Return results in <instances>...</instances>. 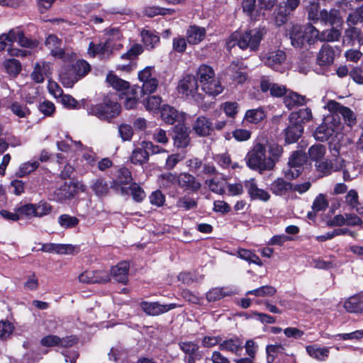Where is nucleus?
<instances>
[{
  "mask_svg": "<svg viewBox=\"0 0 363 363\" xmlns=\"http://www.w3.org/2000/svg\"><path fill=\"white\" fill-rule=\"evenodd\" d=\"M196 79L199 81L201 90L209 96H217L223 90V86L219 79L216 77L213 69L206 65H201L196 71Z\"/></svg>",
  "mask_w": 363,
  "mask_h": 363,
  "instance_id": "f257e3e1",
  "label": "nucleus"
},
{
  "mask_svg": "<svg viewBox=\"0 0 363 363\" xmlns=\"http://www.w3.org/2000/svg\"><path fill=\"white\" fill-rule=\"evenodd\" d=\"M266 147L259 142L255 143L247 153L245 160L247 166L259 172L269 171Z\"/></svg>",
  "mask_w": 363,
  "mask_h": 363,
  "instance_id": "f03ea898",
  "label": "nucleus"
},
{
  "mask_svg": "<svg viewBox=\"0 0 363 363\" xmlns=\"http://www.w3.org/2000/svg\"><path fill=\"white\" fill-rule=\"evenodd\" d=\"M289 34L291 44L295 48H301L306 42L311 43L315 39L320 40V36L319 31L311 24L304 27L293 26Z\"/></svg>",
  "mask_w": 363,
  "mask_h": 363,
  "instance_id": "7ed1b4c3",
  "label": "nucleus"
},
{
  "mask_svg": "<svg viewBox=\"0 0 363 363\" xmlns=\"http://www.w3.org/2000/svg\"><path fill=\"white\" fill-rule=\"evenodd\" d=\"M266 31L264 28H255L243 33H234L233 40L236 41L240 48L245 50L250 48L256 50Z\"/></svg>",
  "mask_w": 363,
  "mask_h": 363,
  "instance_id": "20e7f679",
  "label": "nucleus"
},
{
  "mask_svg": "<svg viewBox=\"0 0 363 363\" xmlns=\"http://www.w3.org/2000/svg\"><path fill=\"white\" fill-rule=\"evenodd\" d=\"M88 113L100 119L110 120L118 116L121 113V106L116 101L106 100L104 104L91 106Z\"/></svg>",
  "mask_w": 363,
  "mask_h": 363,
  "instance_id": "39448f33",
  "label": "nucleus"
},
{
  "mask_svg": "<svg viewBox=\"0 0 363 363\" xmlns=\"http://www.w3.org/2000/svg\"><path fill=\"white\" fill-rule=\"evenodd\" d=\"M178 91L182 95L196 101L199 102L203 99L202 94L198 92V82L194 75L188 74L183 77L179 82Z\"/></svg>",
  "mask_w": 363,
  "mask_h": 363,
  "instance_id": "423d86ee",
  "label": "nucleus"
},
{
  "mask_svg": "<svg viewBox=\"0 0 363 363\" xmlns=\"http://www.w3.org/2000/svg\"><path fill=\"white\" fill-rule=\"evenodd\" d=\"M45 45L53 57L62 59L64 62H71L75 58L74 53L65 52L62 48V40L55 35H49L45 39Z\"/></svg>",
  "mask_w": 363,
  "mask_h": 363,
  "instance_id": "0eeeda50",
  "label": "nucleus"
},
{
  "mask_svg": "<svg viewBox=\"0 0 363 363\" xmlns=\"http://www.w3.org/2000/svg\"><path fill=\"white\" fill-rule=\"evenodd\" d=\"M85 190V185L79 182H65L55 191V199L58 201H62L73 197L78 192H83Z\"/></svg>",
  "mask_w": 363,
  "mask_h": 363,
  "instance_id": "6e6552de",
  "label": "nucleus"
},
{
  "mask_svg": "<svg viewBox=\"0 0 363 363\" xmlns=\"http://www.w3.org/2000/svg\"><path fill=\"white\" fill-rule=\"evenodd\" d=\"M52 206L50 203L40 201L36 204L28 203L21 205L19 211L25 215V218H30L32 217L40 218L50 213Z\"/></svg>",
  "mask_w": 363,
  "mask_h": 363,
  "instance_id": "1a4fd4ad",
  "label": "nucleus"
},
{
  "mask_svg": "<svg viewBox=\"0 0 363 363\" xmlns=\"http://www.w3.org/2000/svg\"><path fill=\"white\" fill-rule=\"evenodd\" d=\"M133 181L130 172L127 168H121L116 178L113 180L111 187L121 195H128V190L125 187Z\"/></svg>",
  "mask_w": 363,
  "mask_h": 363,
  "instance_id": "9d476101",
  "label": "nucleus"
},
{
  "mask_svg": "<svg viewBox=\"0 0 363 363\" xmlns=\"http://www.w3.org/2000/svg\"><path fill=\"white\" fill-rule=\"evenodd\" d=\"M262 61L267 67L282 72V65L286 61V54L281 50H271L263 57Z\"/></svg>",
  "mask_w": 363,
  "mask_h": 363,
  "instance_id": "9b49d317",
  "label": "nucleus"
},
{
  "mask_svg": "<svg viewBox=\"0 0 363 363\" xmlns=\"http://www.w3.org/2000/svg\"><path fill=\"white\" fill-rule=\"evenodd\" d=\"M324 108H327L330 112L340 114L343 117L345 123L349 125H352L355 123L356 118L353 111L335 101H329Z\"/></svg>",
  "mask_w": 363,
  "mask_h": 363,
  "instance_id": "f8f14e48",
  "label": "nucleus"
},
{
  "mask_svg": "<svg viewBox=\"0 0 363 363\" xmlns=\"http://www.w3.org/2000/svg\"><path fill=\"white\" fill-rule=\"evenodd\" d=\"M79 281L84 284L105 283L110 280V275L106 271H86L78 277Z\"/></svg>",
  "mask_w": 363,
  "mask_h": 363,
  "instance_id": "ddd939ff",
  "label": "nucleus"
},
{
  "mask_svg": "<svg viewBox=\"0 0 363 363\" xmlns=\"http://www.w3.org/2000/svg\"><path fill=\"white\" fill-rule=\"evenodd\" d=\"M140 306L147 315H159L175 308L177 306L175 303L160 304L158 302L143 301Z\"/></svg>",
  "mask_w": 363,
  "mask_h": 363,
  "instance_id": "4468645a",
  "label": "nucleus"
},
{
  "mask_svg": "<svg viewBox=\"0 0 363 363\" xmlns=\"http://www.w3.org/2000/svg\"><path fill=\"white\" fill-rule=\"evenodd\" d=\"M192 128L199 136L206 137L213 131L214 125L211 118L200 116L194 122Z\"/></svg>",
  "mask_w": 363,
  "mask_h": 363,
  "instance_id": "2eb2a0df",
  "label": "nucleus"
},
{
  "mask_svg": "<svg viewBox=\"0 0 363 363\" xmlns=\"http://www.w3.org/2000/svg\"><path fill=\"white\" fill-rule=\"evenodd\" d=\"M245 186L251 199L259 200L264 202L269 200V194L267 191L259 188L255 179L252 178L246 180Z\"/></svg>",
  "mask_w": 363,
  "mask_h": 363,
  "instance_id": "dca6fc26",
  "label": "nucleus"
},
{
  "mask_svg": "<svg viewBox=\"0 0 363 363\" xmlns=\"http://www.w3.org/2000/svg\"><path fill=\"white\" fill-rule=\"evenodd\" d=\"M52 65L45 61H40L35 64L31 78L36 83H42L45 77L52 74Z\"/></svg>",
  "mask_w": 363,
  "mask_h": 363,
  "instance_id": "f3484780",
  "label": "nucleus"
},
{
  "mask_svg": "<svg viewBox=\"0 0 363 363\" xmlns=\"http://www.w3.org/2000/svg\"><path fill=\"white\" fill-rule=\"evenodd\" d=\"M245 68L242 63L233 62L228 69V74L235 84H242L248 79Z\"/></svg>",
  "mask_w": 363,
  "mask_h": 363,
  "instance_id": "a211bd4d",
  "label": "nucleus"
},
{
  "mask_svg": "<svg viewBox=\"0 0 363 363\" xmlns=\"http://www.w3.org/2000/svg\"><path fill=\"white\" fill-rule=\"evenodd\" d=\"M113 48L112 40L108 38L104 43L96 45L94 43H90L88 52L92 56L99 55L101 58H105L110 55Z\"/></svg>",
  "mask_w": 363,
  "mask_h": 363,
  "instance_id": "6ab92c4d",
  "label": "nucleus"
},
{
  "mask_svg": "<svg viewBox=\"0 0 363 363\" xmlns=\"http://www.w3.org/2000/svg\"><path fill=\"white\" fill-rule=\"evenodd\" d=\"M179 347L185 354V361L188 363H194L196 359L201 357V354L199 352V345L194 342H181Z\"/></svg>",
  "mask_w": 363,
  "mask_h": 363,
  "instance_id": "aec40b11",
  "label": "nucleus"
},
{
  "mask_svg": "<svg viewBox=\"0 0 363 363\" xmlns=\"http://www.w3.org/2000/svg\"><path fill=\"white\" fill-rule=\"evenodd\" d=\"M11 33L13 34L12 43L17 41L21 47L34 49L39 44L37 40L26 36L23 32L18 28L11 29Z\"/></svg>",
  "mask_w": 363,
  "mask_h": 363,
  "instance_id": "412c9836",
  "label": "nucleus"
},
{
  "mask_svg": "<svg viewBox=\"0 0 363 363\" xmlns=\"http://www.w3.org/2000/svg\"><path fill=\"white\" fill-rule=\"evenodd\" d=\"M343 308L351 313H363V293L350 296L343 303Z\"/></svg>",
  "mask_w": 363,
  "mask_h": 363,
  "instance_id": "4be33fe9",
  "label": "nucleus"
},
{
  "mask_svg": "<svg viewBox=\"0 0 363 363\" xmlns=\"http://www.w3.org/2000/svg\"><path fill=\"white\" fill-rule=\"evenodd\" d=\"M335 55V49L328 44H324L320 48L317 61L320 66H329L333 64Z\"/></svg>",
  "mask_w": 363,
  "mask_h": 363,
  "instance_id": "5701e85b",
  "label": "nucleus"
},
{
  "mask_svg": "<svg viewBox=\"0 0 363 363\" xmlns=\"http://www.w3.org/2000/svg\"><path fill=\"white\" fill-rule=\"evenodd\" d=\"M299 2V0H286V8L283 9L280 6L278 9L275 16L278 26H281L286 21L288 15L298 6Z\"/></svg>",
  "mask_w": 363,
  "mask_h": 363,
  "instance_id": "b1692460",
  "label": "nucleus"
},
{
  "mask_svg": "<svg viewBox=\"0 0 363 363\" xmlns=\"http://www.w3.org/2000/svg\"><path fill=\"white\" fill-rule=\"evenodd\" d=\"M178 185L182 188L192 191H197L201 188V184L196 181L193 175L188 173L178 174Z\"/></svg>",
  "mask_w": 363,
  "mask_h": 363,
  "instance_id": "393cba45",
  "label": "nucleus"
},
{
  "mask_svg": "<svg viewBox=\"0 0 363 363\" xmlns=\"http://www.w3.org/2000/svg\"><path fill=\"white\" fill-rule=\"evenodd\" d=\"M81 78L72 67H64L60 72V79L66 87H72Z\"/></svg>",
  "mask_w": 363,
  "mask_h": 363,
  "instance_id": "a878e982",
  "label": "nucleus"
},
{
  "mask_svg": "<svg viewBox=\"0 0 363 363\" xmlns=\"http://www.w3.org/2000/svg\"><path fill=\"white\" fill-rule=\"evenodd\" d=\"M129 271V264L126 262H120L111 269V274L118 282L126 284Z\"/></svg>",
  "mask_w": 363,
  "mask_h": 363,
  "instance_id": "bb28decb",
  "label": "nucleus"
},
{
  "mask_svg": "<svg viewBox=\"0 0 363 363\" xmlns=\"http://www.w3.org/2000/svg\"><path fill=\"white\" fill-rule=\"evenodd\" d=\"M262 91H269L272 96L280 97L287 93L286 88L278 84L270 82L267 79H262L260 84Z\"/></svg>",
  "mask_w": 363,
  "mask_h": 363,
  "instance_id": "cd10ccee",
  "label": "nucleus"
},
{
  "mask_svg": "<svg viewBox=\"0 0 363 363\" xmlns=\"http://www.w3.org/2000/svg\"><path fill=\"white\" fill-rule=\"evenodd\" d=\"M330 349L328 347H320L318 345H308L306 347L311 357L320 362L325 361L328 358Z\"/></svg>",
  "mask_w": 363,
  "mask_h": 363,
  "instance_id": "c85d7f7f",
  "label": "nucleus"
},
{
  "mask_svg": "<svg viewBox=\"0 0 363 363\" xmlns=\"http://www.w3.org/2000/svg\"><path fill=\"white\" fill-rule=\"evenodd\" d=\"M206 36V29L197 26H191L186 30V40L189 44L196 45L201 42Z\"/></svg>",
  "mask_w": 363,
  "mask_h": 363,
  "instance_id": "c756f323",
  "label": "nucleus"
},
{
  "mask_svg": "<svg viewBox=\"0 0 363 363\" xmlns=\"http://www.w3.org/2000/svg\"><path fill=\"white\" fill-rule=\"evenodd\" d=\"M345 203L350 209L354 210L357 214H363V203L359 202L358 193L354 189H350L345 198Z\"/></svg>",
  "mask_w": 363,
  "mask_h": 363,
  "instance_id": "7c9ffc66",
  "label": "nucleus"
},
{
  "mask_svg": "<svg viewBox=\"0 0 363 363\" xmlns=\"http://www.w3.org/2000/svg\"><path fill=\"white\" fill-rule=\"evenodd\" d=\"M106 82L114 89L121 92L122 94H124V92H127L132 87L128 82L118 78L112 72L108 73L106 76Z\"/></svg>",
  "mask_w": 363,
  "mask_h": 363,
  "instance_id": "2f4dec72",
  "label": "nucleus"
},
{
  "mask_svg": "<svg viewBox=\"0 0 363 363\" xmlns=\"http://www.w3.org/2000/svg\"><path fill=\"white\" fill-rule=\"evenodd\" d=\"M312 119V112L308 108L300 109L297 112H292L289 115V123L302 124Z\"/></svg>",
  "mask_w": 363,
  "mask_h": 363,
  "instance_id": "473e14b6",
  "label": "nucleus"
},
{
  "mask_svg": "<svg viewBox=\"0 0 363 363\" xmlns=\"http://www.w3.org/2000/svg\"><path fill=\"white\" fill-rule=\"evenodd\" d=\"M242 349V341L237 337L230 338L220 343V350H225L233 354H238Z\"/></svg>",
  "mask_w": 363,
  "mask_h": 363,
  "instance_id": "72a5a7b5",
  "label": "nucleus"
},
{
  "mask_svg": "<svg viewBox=\"0 0 363 363\" xmlns=\"http://www.w3.org/2000/svg\"><path fill=\"white\" fill-rule=\"evenodd\" d=\"M268 153L269 155L267 156V160L269 167V170H272L275 167L276 163L281 158L283 154V148L277 144H272L268 147Z\"/></svg>",
  "mask_w": 363,
  "mask_h": 363,
  "instance_id": "f704fd0d",
  "label": "nucleus"
},
{
  "mask_svg": "<svg viewBox=\"0 0 363 363\" xmlns=\"http://www.w3.org/2000/svg\"><path fill=\"white\" fill-rule=\"evenodd\" d=\"M303 130L302 125L291 123L286 129V141L288 143H295L301 135Z\"/></svg>",
  "mask_w": 363,
  "mask_h": 363,
  "instance_id": "c9c22d12",
  "label": "nucleus"
},
{
  "mask_svg": "<svg viewBox=\"0 0 363 363\" xmlns=\"http://www.w3.org/2000/svg\"><path fill=\"white\" fill-rule=\"evenodd\" d=\"M306 101L305 96L293 91L289 92L288 94L286 93L284 99L285 106L289 109L297 106L305 104Z\"/></svg>",
  "mask_w": 363,
  "mask_h": 363,
  "instance_id": "e433bc0d",
  "label": "nucleus"
},
{
  "mask_svg": "<svg viewBox=\"0 0 363 363\" xmlns=\"http://www.w3.org/2000/svg\"><path fill=\"white\" fill-rule=\"evenodd\" d=\"M148 159L147 153L140 143L138 147L134 148L130 157V160L133 164L140 165L147 162Z\"/></svg>",
  "mask_w": 363,
  "mask_h": 363,
  "instance_id": "4c0bfd02",
  "label": "nucleus"
},
{
  "mask_svg": "<svg viewBox=\"0 0 363 363\" xmlns=\"http://www.w3.org/2000/svg\"><path fill=\"white\" fill-rule=\"evenodd\" d=\"M161 117L166 123L173 124L176 121L179 120L180 115L173 107L164 105L161 109Z\"/></svg>",
  "mask_w": 363,
  "mask_h": 363,
  "instance_id": "58836bf2",
  "label": "nucleus"
},
{
  "mask_svg": "<svg viewBox=\"0 0 363 363\" xmlns=\"http://www.w3.org/2000/svg\"><path fill=\"white\" fill-rule=\"evenodd\" d=\"M265 117V113L262 108L247 110L244 120L250 123H258Z\"/></svg>",
  "mask_w": 363,
  "mask_h": 363,
  "instance_id": "ea45409f",
  "label": "nucleus"
},
{
  "mask_svg": "<svg viewBox=\"0 0 363 363\" xmlns=\"http://www.w3.org/2000/svg\"><path fill=\"white\" fill-rule=\"evenodd\" d=\"M158 183L162 188L168 189L178 184V174L166 173L158 177Z\"/></svg>",
  "mask_w": 363,
  "mask_h": 363,
  "instance_id": "a19ab883",
  "label": "nucleus"
},
{
  "mask_svg": "<svg viewBox=\"0 0 363 363\" xmlns=\"http://www.w3.org/2000/svg\"><path fill=\"white\" fill-rule=\"evenodd\" d=\"M340 19L339 11L337 10L333 9L330 11L323 10L320 12V20L330 25L340 23Z\"/></svg>",
  "mask_w": 363,
  "mask_h": 363,
  "instance_id": "79ce46f5",
  "label": "nucleus"
},
{
  "mask_svg": "<svg viewBox=\"0 0 363 363\" xmlns=\"http://www.w3.org/2000/svg\"><path fill=\"white\" fill-rule=\"evenodd\" d=\"M291 184L282 178H278L271 184L272 191L277 195H282L289 189H291Z\"/></svg>",
  "mask_w": 363,
  "mask_h": 363,
  "instance_id": "37998d69",
  "label": "nucleus"
},
{
  "mask_svg": "<svg viewBox=\"0 0 363 363\" xmlns=\"http://www.w3.org/2000/svg\"><path fill=\"white\" fill-rule=\"evenodd\" d=\"M141 37L144 45L148 49L153 48L160 41V37L148 30H143Z\"/></svg>",
  "mask_w": 363,
  "mask_h": 363,
  "instance_id": "c03bdc74",
  "label": "nucleus"
},
{
  "mask_svg": "<svg viewBox=\"0 0 363 363\" xmlns=\"http://www.w3.org/2000/svg\"><path fill=\"white\" fill-rule=\"evenodd\" d=\"M138 87L132 86L127 92H124L125 96L124 106L127 109H131L136 106L138 101Z\"/></svg>",
  "mask_w": 363,
  "mask_h": 363,
  "instance_id": "a18cd8bd",
  "label": "nucleus"
},
{
  "mask_svg": "<svg viewBox=\"0 0 363 363\" xmlns=\"http://www.w3.org/2000/svg\"><path fill=\"white\" fill-rule=\"evenodd\" d=\"M277 292V290L274 287L272 286H263L259 288H257L254 290L248 291L246 294L247 295H255L258 297H267V296H272Z\"/></svg>",
  "mask_w": 363,
  "mask_h": 363,
  "instance_id": "49530a36",
  "label": "nucleus"
},
{
  "mask_svg": "<svg viewBox=\"0 0 363 363\" xmlns=\"http://www.w3.org/2000/svg\"><path fill=\"white\" fill-rule=\"evenodd\" d=\"M145 14L148 17H154L157 15H172L174 13V10L172 9H165L158 6H147L145 9Z\"/></svg>",
  "mask_w": 363,
  "mask_h": 363,
  "instance_id": "de8ad7c7",
  "label": "nucleus"
},
{
  "mask_svg": "<svg viewBox=\"0 0 363 363\" xmlns=\"http://www.w3.org/2000/svg\"><path fill=\"white\" fill-rule=\"evenodd\" d=\"M12 113L18 118H27L30 114V111L24 104L14 101L10 106Z\"/></svg>",
  "mask_w": 363,
  "mask_h": 363,
  "instance_id": "09e8293b",
  "label": "nucleus"
},
{
  "mask_svg": "<svg viewBox=\"0 0 363 363\" xmlns=\"http://www.w3.org/2000/svg\"><path fill=\"white\" fill-rule=\"evenodd\" d=\"M326 153L325 147L322 145H315L308 150L309 157L316 163L320 161Z\"/></svg>",
  "mask_w": 363,
  "mask_h": 363,
  "instance_id": "8fccbe9b",
  "label": "nucleus"
},
{
  "mask_svg": "<svg viewBox=\"0 0 363 363\" xmlns=\"http://www.w3.org/2000/svg\"><path fill=\"white\" fill-rule=\"evenodd\" d=\"M238 254L240 259H244L249 263H254L259 266L262 265V262L259 257L257 255L252 252L250 250L240 249L238 251Z\"/></svg>",
  "mask_w": 363,
  "mask_h": 363,
  "instance_id": "3c124183",
  "label": "nucleus"
},
{
  "mask_svg": "<svg viewBox=\"0 0 363 363\" xmlns=\"http://www.w3.org/2000/svg\"><path fill=\"white\" fill-rule=\"evenodd\" d=\"M229 295H230V291H226L223 288H214L208 291L206 296L209 302H213Z\"/></svg>",
  "mask_w": 363,
  "mask_h": 363,
  "instance_id": "603ef678",
  "label": "nucleus"
},
{
  "mask_svg": "<svg viewBox=\"0 0 363 363\" xmlns=\"http://www.w3.org/2000/svg\"><path fill=\"white\" fill-rule=\"evenodd\" d=\"M343 179L345 181H351L359 174V171L354 163L346 162L343 168Z\"/></svg>",
  "mask_w": 363,
  "mask_h": 363,
  "instance_id": "864d4df0",
  "label": "nucleus"
},
{
  "mask_svg": "<svg viewBox=\"0 0 363 363\" xmlns=\"http://www.w3.org/2000/svg\"><path fill=\"white\" fill-rule=\"evenodd\" d=\"M162 99L159 96H150L144 100V106L149 111L155 112L160 108Z\"/></svg>",
  "mask_w": 363,
  "mask_h": 363,
  "instance_id": "5fc2aeb1",
  "label": "nucleus"
},
{
  "mask_svg": "<svg viewBox=\"0 0 363 363\" xmlns=\"http://www.w3.org/2000/svg\"><path fill=\"white\" fill-rule=\"evenodd\" d=\"M333 132L334 130L331 128L328 127L325 124H323L316 128L314 137L318 140H327L333 135Z\"/></svg>",
  "mask_w": 363,
  "mask_h": 363,
  "instance_id": "6e6d98bb",
  "label": "nucleus"
},
{
  "mask_svg": "<svg viewBox=\"0 0 363 363\" xmlns=\"http://www.w3.org/2000/svg\"><path fill=\"white\" fill-rule=\"evenodd\" d=\"M58 223L63 228H72L78 225L79 219L75 216L63 214L58 218Z\"/></svg>",
  "mask_w": 363,
  "mask_h": 363,
  "instance_id": "4d7b16f0",
  "label": "nucleus"
},
{
  "mask_svg": "<svg viewBox=\"0 0 363 363\" xmlns=\"http://www.w3.org/2000/svg\"><path fill=\"white\" fill-rule=\"evenodd\" d=\"M306 157L301 152H294L289 159L288 165L292 167L301 169V166L304 163Z\"/></svg>",
  "mask_w": 363,
  "mask_h": 363,
  "instance_id": "13d9d810",
  "label": "nucleus"
},
{
  "mask_svg": "<svg viewBox=\"0 0 363 363\" xmlns=\"http://www.w3.org/2000/svg\"><path fill=\"white\" fill-rule=\"evenodd\" d=\"M38 166L39 163L36 161L23 163L19 167L18 175L21 177L28 175L30 173L34 172L38 167Z\"/></svg>",
  "mask_w": 363,
  "mask_h": 363,
  "instance_id": "bf43d9fd",
  "label": "nucleus"
},
{
  "mask_svg": "<svg viewBox=\"0 0 363 363\" xmlns=\"http://www.w3.org/2000/svg\"><path fill=\"white\" fill-rule=\"evenodd\" d=\"M72 67L81 79L90 71V65L84 60H77Z\"/></svg>",
  "mask_w": 363,
  "mask_h": 363,
  "instance_id": "052dcab7",
  "label": "nucleus"
},
{
  "mask_svg": "<svg viewBox=\"0 0 363 363\" xmlns=\"http://www.w3.org/2000/svg\"><path fill=\"white\" fill-rule=\"evenodd\" d=\"M215 160L218 164L223 168H228L230 167L232 169H236L240 167L238 163H231L230 157L228 154L218 155L215 157Z\"/></svg>",
  "mask_w": 363,
  "mask_h": 363,
  "instance_id": "680f3d73",
  "label": "nucleus"
},
{
  "mask_svg": "<svg viewBox=\"0 0 363 363\" xmlns=\"http://www.w3.org/2000/svg\"><path fill=\"white\" fill-rule=\"evenodd\" d=\"M337 340L357 341L363 339V330H355L349 333L337 334Z\"/></svg>",
  "mask_w": 363,
  "mask_h": 363,
  "instance_id": "e2e57ef3",
  "label": "nucleus"
},
{
  "mask_svg": "<svg viewBox=\"0 0 363 363\" xmlns=\"http://www.w3.org/2000/svg\"><path fill=\"white\" fill-rule=\"evenodd\" d=\"M284 350V347L281 345H270L266 348L267 354V362L269 363L272 362L277 355L281 353Z\"/></svg>",
  "mask_w": 363,
  "mask_h": 363,
  "instance_id": "0e129e2a",
  "label": "nucleus"
},
{
  "mask_svg": "<svg viewBox=\"0 0 363 363\" xmlns=\"http://www.w3.org/2000/svg\"><path fill=\"white\" fill-rule=\"evenodd\" d=\"M91 188L96 195L102 196L108 192V185L101 179H97L93 182Z\"/></svg>",
  "mask_w": 363,
  "mask_h": 363,
  "instance_id": "69168bd1",
  "label": "nucleus"
},
{
  "mask_svg": "<svg viewBox=\"0 0 363 363\" xmlns=\"http://www.w3.org/2000/svg\"><path fill=\"white\" fill-rule=\"evenodd\" d=\"M128 190L130 191L134 201L140 202L145 197V193L136 183H133L128 188Z\"/></svg>",
  "mask_w": 363,
  "mask_h": 363,
  "instance_id": "338daca9",
  "label": "nucleus"
},
{
  "mask_svg": "<svg viewBox=\"0 0 363 363\" xmlns=\"http://www.w3.org/2000/svg\"><path fill=\"white\" fill-rule=\"evenodd\" d=\"M4 67L6 71L12 74H17L21 70V65L16 59H9L5 61Z\"/></svg>",
  "mask_w": 363,
  "mask_h": 363,
  "instance_id": "774afa93",
  "label": "nucleus"
}]
</instances>
